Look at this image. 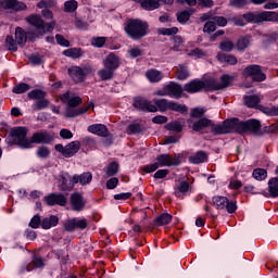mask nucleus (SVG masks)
I'll return each instance as SVG.
<instances>
[{
    "instance_id": "obj_1",
    "label": "nucleus",
    "mask_w": 278,
    "mask_h": 278,
    "mask_svg": "<svg viewBox=\"0 0 278 278\" xmlns=\"http://www.w3.org/2000/svg\"><path fill=\"white\" fill-rule=\"evenodd\" d=\"M60 100L63 103H67V109L65 112V116H67V118H75V116H81V114H86V112H88L90 108L94 110L93 103L77 108L78 105H81L83 100L79 96H75V93L71 91H66L65 93L61 94Z\"/></svg>"
},
{
    "instance_id": "obj_2",
    "label": "nucleus",
    "mask_w": 278,
    "mask_h": 278,
    "mask_svg": "<svg viewBox=\"0 0 278 278\" xmlns=\"http://www.w3.org/2000/svg\"><path fill=\"white\" fill-rule=\"evenodd\" d=\"M124 31L132 40H140L149 34V24L142 20H128L124 26Z\"/></svg>"
},
{
    "instance_id": "obj_3",
    "label": "nucleus",
    "mask_w": 278,
    "mask_h": 278,
    "mask_svg": "<svg viewBox=\"0 0 278 278\" xmlns=\"http://www.w3.org/2000/svg\"><path fill=\"white\" fill-rule=\"evenodd\" d=\"M237 134H253L254 136H262V123L257 119H249L247 122H240L236 118Z\"/></svg>"
},
{
    "instance_id": "obj_4",
    "label": "nucleus",
    "mask_w": 278,
    "mask_h": 278,
    "mask_svg": "<svg viewBox=\"0 0 278 278\" xmlns=\"http://www.w3.org/2000/svg\"><path fill=\"white\" fill-rule=\"evenodd\" d=\"M153 103L156 106V112H168L170 110L172 112H179L180 114H187L188 113V106L179 104L175 101H170L167 99H154Z\"/></svg>"
},
{
    "instance_id": "obj_5",
    "label": "nucleus",
    "mask_w": 278,
    "mask_h": 278,
    "mask_svg": "<svg viewBox=\"0 0 278 278\" xmlns=\"http://www.w3.org/2000/svg\"><path fill=\"white\" fill-rule=\"evenodd\" d=\"M231 81H233V76H229L227 74L223 75L219 79H206L204 80V90H225V88H229V86H231Z\"/></svg>"
},
{
    "instance_id": "obj_6",
    "label": "nucleus",
    "mask_w": 278,
    "mask_h": 278,
    "mask_svg": "<svg viewBox=\"0 0 278 278\" xmlns=\"http://www.w3.org/2000/svg\"><path fill=\"white\" fill-rule=\"evenodd\" d=\"M27 22L36 28L35 36H43L47 31H53L55 29V22L45 24L40 15H30L27 17Z\"/></svg>"
},
{
    "instance_id": "obj_7",
    "label": "nucleus",
    "mask_w": 278,
    "mask_h": 278,
    "mask_svg": "<svg viewBox=\"0 0 278 278\" xmlns=\"http://www.w3.org/2000/svg\"><path fill=\"white\" fill-rule=\"evenodd\" d=\"M67 72L75 84H81L88 75H92V73H94V70H92V66L90 65H84L83 67L72 66Z\"/></svg>"
},
{
    "instance_id": "obj_8",
    "label": "nucleus",
    "mask_w": 278,
    "mask_h": 278,
    "mask_svg": "<svg viewBox=\"0 0 278 278\" xmlns=\"http://www.w3.org/2000/svg\"><path fill=\"white\" fill-rule=\"evenodd\" d=\"M27 127H14L11 129V138L14 144H18L23 149H30L29 139H27Z\"/></svg>"
},
{
    "instance_id": "obj_9",
    "label": "nucleus",
    "mask_w": 278,
    "mask_h": 278,
    "mask_svg": "<svg viewBox=\"0 0 278 278\" xmlns=\"http://www.w3.org/2000/svg\"><path fill=\"white\" fill-rule=\"evenodd\" d=\"M211 128L213 134L217 136L223 134H233V131L237 134V122L236 118L226 119L223 124L217 125H214V122H212Z\"/></svg>"
},
{
    "instance_id": "obj_10",
    "label": "nucleus",
    "mask_w": 278,
    "mask_h": 278,
    "mask_svg": "<svg viewBox=\"0 0 278 278\" xmlns=\"http://www.w3.org/2000/svg\"><path fill=\"white\" fill-rule=\"evenodd\" d=\"M213 204L217 210H226L228 214H233L238 210V205L233 201H229L226 197H214Z\"/></svg>"
},
{
    "instance_id": "obj_11",
    "label": "nucleus",
    "mask_w": 278,
    "mask_h": 278,
    "mask_svg": "<svg viewBox=\"0 0 278 278\" xmlns=\"http://www.w3.org/2000/svg\"><path fill=\"white\" fill-rule=\"evenodd\" d=\"M244 77H251L252 81H266V74L262 72L260 65H250L243 70Z\"/></svg>"
},
{
    "instance_id": "obj_12",
    "label": "nucleus",
    "mask_w": 278,
    "mask_h": 278,
    "mask_svg": "<svg viewBox=\"0 0 278 278\" xmlns=\"http://www.w3.org/2000/svg\"><path fill=\"white\" fill-rule=\"evenodd\" d=\"M43 202L50 207H53V205L64 207L68 203V198L62 193H50L43 198Z\"/></svg>"
},
{
    "instance_id": "obj_13",
    "label": "nucleus",
    "mask_w": 278,
    "mask_h": 278,
    "mask_svg": "<svg viewBox=\"0 0 278 278\" xmlns=\"http://www.w3.org/2000/svg\"><path fill=\"white\" fill-rule=\"evenodd\" d=\"M188 127L193 131H198L199 134H203L207 127H212V119L202 117L198 121H192L191 118L187 121Z\"/></svg>"
},
{
    "instance_id": "obj_14",
    "label": "nucleus",
    "mask_w": 278,
    "mask_h": 278,
    "mask_svg": "<svg viewBox=\"0 0 278 278\" xmlns=\"http://www.w3.org/2000/svg\"><path fill=\"white\" fill-rule=\"evenodd\" d=\"M29 142L30 149L31 144H50V142H53V136L47 131L34 132L29 139Z\"/></svg>"
},
{
    "instance_id": "obj_15",
    "label": "nucleus",
    "mask_w": 278,
    "mask_h": 278,
    "mask_svg": "<svg viewBox=\"0 0 278 278\" xmlns=\"http://www.w3.org/2000/svg\"><path fill=\"white\" fill-rule=\"evenodd\" d=\"M156 164L160 166H179L181 164V160L179 156H172L170 154H160L156 156Z\"/></svg>"
},
{
    "instance_id": "obj_16",
    "label": "nucleus",
    "mask_w": 278,
    "mask_h": 278,
    "mask_svg": "<svg viewBox=\"0 0 278 278\" xmlns=\"http://www.w3.org/2000/svg\"><path fill=\"white\" fill-rule=\"evenodd\" d=\"M134 108L141 110L142 112H157V106L144 98H136Z\"/></svg>"
},
{
    "instance_id": "obj_17",
    "label": "nucleus",
    "mask_w": 278,
    "mask_h": 278,
    "mask_svg": "<svg viewBox=\"0 0 278 278\" xmlns=\"http://www.w3.org/2000/svg\"><path fill=\"white\" fill-rule=\"evenodd\" d=\"M27 5L23 2H18L17 0H0V10H13V12H21V10H25Z\"/></svg>"
},
{
    "instance_id": "obj_18",
    "label": "nucleus",
    "mask_w": 278,
    "mask_h": 278,
    "mask_svg": "<svg viewBox=\"0 0 278 278\" xmlns=\"http://www.w3.org/2000/svg\"><path fill=\"white\" fill-rule=\"evenodd\" d=\"M87 131L94 136H100L101 138H108L110 136V130L104 124H92L88 126Z\"/></svg>"
},
{
    "instance_id": "obj_19",
    "label": "nucleus",
    "mask_w": 278,
    "mask_h": 278,
    "mask_svg": "<svg viewBox=\"0 0 278 278\" xmlns=\"http://www.w3.org/2000/svg\"><path fill=\"white\" fill-rule=\"evenodd\" d=\"M72 210L74 212H81L84 207H86V201L84 200V195L79 192H75L71 195Z\"/></svg>"
},
{
    "instance_id": "obj_20",
    "label": "nucleus",
    "mask_w": 278,
    "mask_h": 278,
    "mask_svg": "<svg viewBox=\"0 0 278 278\" xmlns=\"http://www.w3.org/2000/svg\"><path fill=\"white\" fill-rule=\"evenodd\" d=\"M184 90L190 94H193L194 92H201V90H205V83L204 80H191L185 85Z\"/></svg>"
},
{
    "instance_id": "obj_21",
    "label": "nucleus",
    "mask_w": 278,
    "mask_h": 278,
    "mask_svg": "<svg viewBox=\"0 0 278 278\" xmlns=\"http://www.w3.org/2000/svg\"><path fill=\"white\" fill-rule=\"evenodd\" d=\"M167 88V97H172V99H181V94H184V88L179 84L170 81L166 85Z\"/></svg>"
},
{
    "instance_id": "obj_22",
    "label": "nucleus",
    "mask_w": 278,
    "mask_h": 278,
    "mask_svg": "<svg viewBox=\"0 0 278 278\" xmlns=\"http://www.w3.org/2000/svg\"><path fill=\"white\" fill-rule=\"evenodd\" d=\"M192 191V186L188 181H180L178 186L175 187V197L178 199H184L186 194Z\"/></svg>"
},
{
    "instance_id": "obj_23",
    "label": "nucleus",
    "mask_w": 278,
    "mask_h": 278,
    "mask_svg": "<svg viewBox=\"0 0 278 278\" xmlns=\"http://www.w3.org/2000/svg\"><path fill=\"white\" fill-rule=\"evenodd\" d=\"M104 68H109L111 71H116L118 66H121V61L118 60V56H116L114 53H110L103 61Z\"/></svg>"
},
{
    "instance_id": "obj_24",
    "label": "nucleus",
    "mask_w": 278,
    "mask_h": 278,
    "mask_svg": "<svg viewBox=\"0 0 278 278\" xmlns=\"http://www.w3.org/2000/svg\"><path fill=\"white\" fill-rule=\"evenodd\" d=\"M92 181V173L85 172L80 175L73 176L74 184H80V186H88Z\"/></svg>"
},
{
    "instance_id": "obj_25",
    "label": "nucleus",
    "mask_w": 278,
    "mask_h": 278,
    "mask_svg": "<svg viewBox=\"0 0 278 278\" xmlns=\"http://www.w3.org/2000/svg\"><path fill=\"white\" fill-rule=\"evenodd\" d=\"M135 3H140L143 10L149 12L157 10L160 8V0H132Z\"/></svg>"
},
{
    "instance_id": "obj_26",
    "label": "nucleus",
    "mask_w": 278,
    "mask_h": 278,
    "mask_svg": "<svg viewBox=\"0 0 278 278\" xmlns=\"http://www.w3.org/2000/svg\"><path fill=\"white\" fill-rule=\"evenodd\" d=\"M258 18H261V23H278V13L273 11H262L260 12Z\"/></svg>"
},
{
    "instance_id": "obj_27",
    "label": "nucleus",
    "mask_w": 278,
    "mask_h": 278,
    "mask_svg": "<svg viewBox=\"0 0 278 278\" xmlns=\"http://www.w3.org/2000/svg\"><path fill=\"white\" fill-rule=\"evenodd\" d=\"M81 143L79 141H72L65 146V157H73L79 151Z\"/></svg>"
},
{
    "instance_id": "obj_28",
    "label": "nucleus",
    "mask_w": 278,
    "mask_h": 278,
    "mask_svg": "<svg viewBox=\"0 0 278 278\" xmlns=\"http://www.w3.org/2000/svg\"><path fill=\"white\" fill-rule=\"evenodd\" d=\"M207 161V152L198 151L195 154L189 156L190 164H203V162Z\"/></svg>"
},
{
    "instance_id": "obj_29",
    "label": "nucleus",
    "mask_w": 278,
    "mask_h": 278,
    "mask_svg": "<svg viewBox=\"0 0 278 278\" xmlns=\"http://www.w3.org/2000/svg\"><path fill=\"white\" fill-rule=\"evenodd\" d=\"M146 77L151 81V84H157V81H162L164 76L162 75V72L152 68L146 72Z\"/></svg>"
},
{
    "instance_id": "obj_30",
    "label": "nucleus",
    "mask_w": 278,
    "mask_h": 278,
    "mask_svg": "<svg viewBox=\"0 0 278 278\" xmlns=\"http://www.w3.org/2000/svg\"><path fill=\"white\" fill-rule=\"evenodd\" d=\"M269 197L277 199L278 197V177L270 178L267 182Z\"/></svg>"
},
{
    "instance_id": "obj_31",
    "label": "nucleus",
    "mask_w": 278,
    "mask_h": 278,
    "mask_svg": "<svg viewBox=\"0 0 278 278\" xmlns=\"http://www.w3.org/2000/svg\"><path fill=\"white\" fill-rule=\"evenodd\" d=\"M173 222V215L168 213H163L160 216H157L154 220V225L156 227H162L164 225H169V223Z\"/></svg>"
},
{
    "instance_id": "obj_32",
    "label": "nucleus",
    "mask_w": 278,
    "mask_h": 278,
    "mask_svg": "<svg viewBox=\"0 0 278 278\" xmlns=\"http://www.w3.org/2000/svg\"><path fill=\"white\" fill-rule=\"evenodd\" d=\"M58 223H60V218L55 215H51L41 220V227L42 229H51V227H55Z\"/></svg>"
},
{
    "instance_id": "obj_33",
    "label": "nucleus",
    "mask_w": 278,
    "mask_h": 278,
    "mask_svg": "<svg viewBox=\"0 0 278 278\" xmlns=\"http://www.w3.org/2000/svg\"><path fill=\"white\" fill-rule=\"evenodd\" d=\"M217 60L219 62H225L226 64H230L231 66H235V64H238V59L232 54H226L223 52H219L217 54Z\"/></svg>"
},
{
    "instance_id": "obj_34",
    "label": "nucleus",
    "mask_w": 278,
    "mask_h": 278,
    "mask_svg": "<svg viewBox=\"0 0 278 278\" xmlns=\"http://www.w3.org/2000/svg\"><path fill=\"white\" fill-rule=\"evenodd\" d=\"M63 55L77 60L84 55V50H81V48H70L63 52Z\"/></svg>"
},
{
    "instance_id": "obj_35",
    "label": "nucleus",
    "mask_w": 278,
    "mask_h": 278,
    "mask_svg": "<svg viewBox=\"0 0 278 278\" xmlns=\"http://www.w3.org/2000/svg\"><path fill=\"white\" fill-rule=\"evenodd\" d=\"M27 97L31 101H40L41 99H45V97H47V92L40 89H34L33 91H29L27 93Z\"/></svg>"
},
{
    "instance_id": "obj_36",
    "label": "nucleus",
    "mask_w": 278,
    "mask_h": 278,
    "mask_svg": "<svg viewBox=\"0 0 278 278\" xmlns=\"http://www.w3.org/2000/svg\"><path fill=\"white\" fill-rule=\"evenodd\" d=\"M15 42L17 45H25V42H27V34L21 27L15 29Z\"/></svg>"
},
{
    "instance_id": "obj_37",
    "label": "nucleus",
    "mask_w": 278,
    "mask_h": 278,
    "mask_svg": "<svg viewBox=\"0 0 278 278\" xmlns=\"http://www.w3.org/2000/svg\"><path fill=\"white\" fill-rule=\"evenodd\" d=\"M98 75L102 81H109L114 77V71L109 67H104L98 72Z\"/></svg>"
},
{
    "instance_id": "obj_38",
    "label": "nucleus",
    "mask_w": 278,
    "mask_h": 278,
    "mask_svg": "<svg viewBox=\"0 0 278 278\" xmlns=\"http://www.w3.org/2000/svg\"><path fill=\"white\" fill-rule=\"evenodd\" d=\"M252 177L256 179V181H264L268 177V172L264 168H255L252 173Z\"/></svg>"
},
{
    "instance_id": "obj_39",
    "label": "nucleus",
    "mask_w": 278,
    "mask_h": 278,
    "mask_svg": "<svg viewBox=\"0 0 278 278\" xmlns=\"http://www.w3.org/2000/svg\"><path fill=\"white\" fill-rule=\"evenodd\" d=\"M189 73H188V67H186L185 65H179L176 68V78L184 81V79H188L189 77Z\"/></svg>"
},
{
    "instance_id": "obj_40",
    "label": "nucleus",
    "mask_w": 278,
    "mask_h": 278,
    "mask_svg": "<svg viewBox=\"0 0 278 278\" xmlns=\"http://www.w3.org/2000/svg\"><path fill=\"white\" fill-rule=\"evenodd\" d=\"M47 108H49V100L46 98H41V100H37L33 104L34 112H39V110H47Z\"/></svg>"
},
{
    "instance_id": "obj_41",
    "label": "nucleus",
    "mask_w": 278,
    "mask_h": 278,
    "mask_svg": "<svg viewBox=\"0 0 278 278\" xmlns=\"http://www.w3.org/2000/svg\"><path fill=\"white\" fill-rule=\"evenodd\" d=\"M243 101L248 108H257L260 98L257 96H244Z\"/></svg>"
},
{
    "instance_id": "obj_42",
    "label": "nucleus",
    "mask_w": 278,
    "mask_h": 278,
    "mask_svg": "<svg viewBox=\"0 0 278 278\" xmlns=\"http://www.w3.org/2000/svg\"><path fill=\"white\" fill-rule=\"evenodd\" d=\"M165 128L167 131H175L176 134H181V131H184V126L179 122L168 123Z\"/></svg>"
},
{
    "instance_id": "obj_43",
    "label": "nucleus",
    "mask_w": 278,
    "mask_h": 278,
    "mask_svg": "<svg viewBox=\"0 0 278 278\" xmlns=\"http://www.w3.org/2000/svg\"><path fill=\"white\" fill-rule=\"evenodd\" d=\"M242 18H244L245 23H261L260 13H245L242 15Z\"/></svg>"
},
{
    "instance_id": "obj_44",
    "label": "nucleus",
    "mask_w": 278,
    "mask_h": 278,
    "mask_svg": "<svg viewBox=\"0 0 278 278\" xmlns=\"http://www.w3.org/2000/svg\"><path fill=\"white\" fill-rule=\"evenodd\" d=\"M61 190H72L75 187V182L73 181V176L67 180L66 177L61 178Z\"/></svg>"
},
{
    "instance_id": "obj_45",
    "label": "nucleus",
    "mask_w": 278,
    "mask_h": 278,
    "mask_svg": "<svg viewBox=\"0 0 278 278\" xmlns=\"http://www.w3.org/2000/svg\"><path fill=\"white\" fill-rule=\"evenodd\" d=\"M261 112L266 114L267 116H278V108L277 106H261Z\"/></svg>"
},
{
    "instance_id": "obj_46",
    "label": "nucleus",
    "mask_w": 278,
    "mask_h": 278,
    "mask_svg": "<svg viewBox=\"0 0 278 278\" xmlns=\"http://www.w3.org/2000/svg\"><path fill=\"white\" fill-rule=\"evenodd\" d=\"M51 155V150L49 148L41 146L37 149V157H40L41 160H47Z\"/></svg>"
},
{
    "instance_id": "obj_47",
    "label": "nucleus",
    "mask_w": 278,
    "mask_h": 278,
    "mask_svg": "<svg viewBox=\"0 0 278 278\" xmlns=\"http://www.w3.org/2000/svg\"><path fill=\"white\" fill-rule=\"evenodd\" d=\"M78 3L76 0H70L64 3V12L73 13L75 10H77Z\"/></svg>"
},
{
    "instance_id": "obj_48",
    "label": "nucleus",
    "mask_w": 278,
    "mask_h": 278,
    "mask_svg": "<svg viewBox=\"0 0 278 278\" xmlns=\"http://www.w3.org/2000/svg\"><path fill=\"white\" fill-rule=\"evenodd\" d=\"M106 177H114L116 173H118V163L113 162L110 163L109 166L106 167Z\"/></svg>"
},
{
    "instance_id": "obj_49",
    "label": "nucleus",
    "mask_w": 278,
    "mask_h": 278,
    "mask_svg": "<svg viewBox=\"0 0 278 278\" xmlns=\"http://www.w3.org/2000/svg\"><path fill=\"white\" fill-rule=\"evenodd\" d=\"M27 90H29V85L25 83H21L13 88L15 94H23L27 92Z\"/></svg>"
},
{
    "instance_id": "obj_50",
    "label": "nucleus",
    "mask_w": 278,
    "mask_h": 278,
    "mask_svg": "<svg viewBox=\"0 0 278 278\" xmlns=\"http://www.w3.org/2000/svg\"><path fill=\"white\" fill-rule=\"evenodd\" d=\"M219 49L222 51H226L229 53L230 51H233V41L231 40H224L219 43Z\"/></svg>"
},
{
    "instance_id": "obj_51",
    "label": "nucleus",
    "mask_w": 278,
    "mask_h": 278,
    "mask_svg": "<svg viewBox=\"0 0 278 278\" xmlns=\"http://www.w3.org/2000/svg\"><path fill=\"white\" fill-rule=\"evenodd\" d=\"M105 42H108V38L105 37H93L91 39L92 47H97L98 49H101Z\"/></svg>"
},
{
    "instance_id": "obj_52",
    "label": "nucleus",
    "mask_w": 278,
    "mask_h": 278,
    "mask_svg": "<svg viewBox=\"0 0 278 278\" xmlns=\"http://www.w3.org/2000/svg\"><path fill=\"white\" fill-rule=\"evenodd\" d=\"M179 31V28L177 27H172V28H160L159 34L161 36H175Z\"/></svg>"
},
{
    "instance_id": "obj_53",
    "label": "nucleus",
    "mask_w": 278,
    "mask_h": 278,
    "mask_svg": "<svg viewBox=\"0 0 278 278\" xmlns=\"http://www.w3.org/2000/svg\"><path fill=\"white\" fill-rule=\"evenodd\" d=\"M216 29V22L208 21L204 24L203 31L204 34H212Z\"/></svg>"
},
{
    "instance_id": "obj_54",
    "label": "nucleus",
    "mask_w": 278,
    "mask_h": 278,
    "mask_svg": "<svg viewBox=\"0 0 278 278\" xmlns=\"http://www.w3.org/2000/svg\"><path fill=\"white\" fill-rule=\"evenodd\" d=\"M177 21L178 23H188V21H190V12L182 11L177 13Z\"/></svg>"
},
{
    "instance_id": "obj_55",
    "label": "nucleus",
    "mask_w": 278,
    "mask_h": 278,
    "mask_svg": "<svg viewBox=\"0 0 278 278\" xmlns=\"http://www.w3.org/2000/svg\"><path fill=\"white\" fill-rule=\"evenodd\" d=\"M5 42L9 51H17L16 40L12 36H8Z\"/></svg>"
},
{
    "instance_id": "obj_56",
    "label": "nucleus",
    "mask_w": 278,
    "mask_h": 278,
    "mask_svg": "<svg viewBox=\"0 0 278 278\" xmlns=\"http://www.w3.org/2000/svg\"><path fill=\"white\" fill-rule=\"evenodd\" d=\"M247 47H249V38H247V37L239 38V40L237 42L238 50L244 51V49H247Z\"/></svg>"
},
{
    "instance_id": "obj_57",
    "label": "nucleus",
    "mask_w": 278,
    "mask_h": 278,
    "mask_svg": "<svg viewBox=\"0 0 278 278\" xmlns=\"http://www.w3.org/2000/svg\"><path fill=\"white\" fill-rule=\"evenodd\" d=\"M142 131V128L140 127V124H130L127 127V134L134 135V134H140Z\"/></svg>"
},
{
    "instance_id": "obj_58",
    "label": "nucleus",
    "mask_w": 278,
    "mask_h": 278,
    "mask_svg": "<svg viewBox=\"0 0 278 278\" xmlns=\"http://www.w3.org/2000/svg\"><path fill=\"white\" fill-rule=\"evenodd\" d=\"M75 227H76V229H80V230L86 229L88 227V219H86V218H81V219L75 218Z\"/></svg>"
},
{
    "instance_id": "obj_59",
    "label": "nucleus",
    "mask_w": 278,
    "mask_h": 278,
    "mask_svg": "<svg viewBox=\"0 0 278 278\" xmlns=\"http://www.w3.org/2000/svg\"><path fill=\"white\" fill-rule=\"evenodd\" d=\"M157 168H160V167H159V164H157V163H152V164H149V165H143V166L141 167V170H142L143 173H155V170H156Z\"/></svg>"
},
{
    "instance_id": "obj_60",
    "label": "nucleus",
    "mask_w": 278,
    "mask_h": 278,
    "mask_svg": "<svg viewBox=\"0 0 278 278\" xmlns=\"http://www.w3.org/2000/svg\"><path fill=\"white\" fill-rule=\"evenodd\" d=\"M172 42L174 51H179V49H181V45H184V39H181L179 36H176L173 38Z\"/></svg>"
},
{
    "instance_id": "obj_61",
    "label": "nucleus",
    "mask_w": 278,
    "mask_h": 278,
    "mask_svg": "<svg viewBox=\"0 0 278 278\" xmlns=\"http://www.w3.org/2000/svg\"><path fill=\"white\" fill-rule=\"evenodd\" d=\"M205 114V109L195 108L191 111V118H201Z\"/></svg>"
},
{
    "instance_id": "obj_62",
    "label": "nucleus",
    "mask_w": 278,
    "mask_h": 278,
    "mask_svg": "<svg viewBox=\"0 0 278 278\" xmlns=\"http://www.w3.org/2000/svg\"><path fill=\"white\" fill-rule=\"evenodd\" d=\"M55 40L61 47H71V41H68L62 35H55Z\"/></svg>"
},
{
    "instance_id": "obj_63",
    "label": "nucleus",
    "mask_w": 278,
    "mask_h": 278,
    "mask_svg": "<svg viewBox=\"0 0 278 278\" xmlns=\"http://www.w3.org/2000/svg\"><path fill=\"white\" fill-rule=\"evenodd\" d=\"M64 229H65V231H75V229H76V227H75V218L65 220Z\"/></svg>"
},
{
    "instance_id": "obj_64",
    "label": "nucleus",
    "mask_w": 278,
    "mask_h": 278,
    "mask_svg": "<svg viewBox=\"0 0 278 278\" xmlns=\"http://www.w3.org/2000/svg\"><path fill=\"white\" fill-rule=\"evenodd\" d=\"M248 0H230L229 4L232 8H244V5H247Z\"/></svg>"
}]
</instances>
